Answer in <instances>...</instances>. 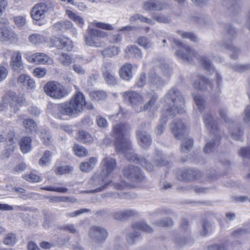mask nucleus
<instances>
[{
    "label": "nucleus",
    "mask_w": 250,
    "mask_h": 250,
    "mask_svg": "<svg viewBox=\"0 0 250 250\" xmlns=\"http://www.w3.org/2000/svg\"><path fill=\"white\" fill-rule=\"evenodd\" d=\"M130 129L129 125L126 123L117 124L113 126L111 135L115 140L117 151L124 153L127 160L140 165L148 171H152L154 167L144 157L134 154L131 141L125 137L126 132Z\"/></svg>",
    "instance_id": "f257e3e1"
},
{
    "label": "nucleus",
    "mask_w": 250,
    "mask_h": 250,
    "mask_svg": "<svg viewBox=\"0 0 250 250\" xmlns=\"http://www.w3.org/2000/svg\"><path fill=\"white\" fill-rule=\"evenodd\" d=\"M86 104L83 94L81 92H77L69 102L54 105L53 114L59 119H61L62 115L72 116L81 112Z\"/></svg>",
    "instance_id": "f03ea898"
},
{
    "label": "nucleus",
    "mask_w": 250,
    "mask_h": 250,
    "mask_svg": "<svg viewBox=\"0 0 250 250\" xmlns=\"http://www.w3.org/2000/svg\"><path fill=\"white\" fill-rule=\"evenodd\" d=\"M165 104L163 116L173 117L177 114L184 112L185 100L180 91L175 87H172L162 100Z\"/></svg>",
    "instance_id": "7ed1b4c3"
},
{
    "label": "nucleus",
    "mask_w": 250,
    "mask_h": 250,
    "mask_svg": "<svg viewBox=\"0 0 250 250\" xmlns=\"http://www.w3.org/2000/svg\"><path fill=\"white\" fill-rule=\"evenodd\" d=\"M203 119L206 127L209 130L211 133L214 134L213 141L207 143L204 148V152L208 154L214 151L219 146L221 135L216 122L210 114H205L203 116Z\"/></svg>",
    "instance_id": "20e7f679"
},
{
    "label": "nucleus",
    "mask_w": 250,
    "mask_h": 250,
    "mask_svg": "<svg viewBox=\"0 0 250 250\" xmlns=\"http://www.w3.org/2000/svg\"><path fill=\"white\" fill-rule=\"evenodd\" d=\"M112 182V179L101 172L95 174L88 182V186L91 189L85 192L87 193L100 192L105 189Z\"/></svg>",
    "instance_id": "39448f33"
},
{
    "label": "nucleus",
    "mask_w": 250,
    "mask_h": 250,
    "mask_svg": "<svg viewBox=\"0 0 250 250\" xmlns=\"http://www.w3.org/2000/svg\"><path fill=\"white\" fill-rule=\"evenodd\" d=\"M226 34L224 35V41L220 45V47L232 52L230 58L233 60L237 59L240 53V49L232 44V41L236 35V31L231 25L228 24L225 27Z\"/></svg>",
    "instance_id": "423d86ee"
},
{
    "label": "nucleus",
    "mask_w": 250,
    "mask_h": 250,
    "mask_svg": "<svg viewBox=\"0 0 250 250\" xmlns=\"http://www.w3.org/2000/svg\"><path fill=\"white\" fill-rule=\"evenodd\" d=\"M25 99L23 97H20L13 92L8 91L5 94L2 98V101L0 102V111H4L8 104L13 108V111L16 113L19 110V106L24 103Z\"/></svg>",
    "instance_id": "0eeeda50"
},
{
    "label": "nucleus",
    "mask_w": 250,
    "mask_h": 250,
    "mask_svg": "<svg viewBox=\"0 0 250 250\" xmlns=\"http://www.w3.org/2000/svg\"><path fill=\"white\" fill-rule=\"evenodd\" d=\"M173 42L180 47L175 53V55L182 60L190 62L193 58L198 57L197 52L188 45L181 42L180 40L173 39Z\"/></svg>",
    "instance_id": "6e6552de"
},
{
    "label": "nucleus",
    "mask_w": 250,
    "mask_h": 250,
    "mask_svg": "<svg viewBox=\"0 0 250 250\" xmlns=\"http://www.w3.org/2000/svg\"><path fill=\"white\" fill-rule=\"evenodd\" d=\"M133 231L129 232L126 236V241L130 245L134 244L141 237V234L137 230L146 232L151 233L153 231L152 229L144 222H137L132 224L131 226Z\"/></svg>",
    "instance_id": "1a4fd4ad"
},
{
    "label": "nucleus",
    "mask_w": 250,
    "mask_h": 250,
    "mask_svg": "<svg viewBox=\"0 0 250 250\" xmlns=\"http://www.w3.org/2000/svg\"><path fill=\"white\" fill-rule=\"evenodd\" d=\"M44 90L48 96L53 99H60L67 94L64 86L55 81L47 83L44 86Z\"/></svg>",
    "instance_id": "9d476101"
},
{
    "label": "nucleus",
    "mask_w": 250,
    "mask_h": 250,
    "mask_svg": "<svg viewBox=\"0 0 250 250\" xmlns=\"http://www.w3.org/2000/svg\"><path fill=\"white\" fill-rule=\"evenodd\" d=\"M123 97L128 104L137 112L142 111V107L141 105L143 103L144 99L140 93L133 90H128L123 93Z\"/></svg>",
    "instance_id": "9b49d317"
},
{
    "label": "nucleus",
    "mask_w": 250,
    "mask_h": 250,
    "mask_svg": "<svg viewBox=\"0 0 250 250\" xmlns=\"http://www.w3.org/2000/svg\"><path fill=\"white\" fill-rule=\"evenodd\" d=\"M88 35L84 37L86 45L90 46L100 47L102 46V42L99 39L103 38L107 36L106 33L100 30L88 28L87 29Z\"/></svg>",
    "instance_id": "f8f14e48"
},
{
    "label": "nucleus",
    "mask_w": 250,
    "mask_h": 250,
    "mask_svg": "<svg viewBox=\"0 0 250 250\" xmlns=\"http://www.w3.org/2000/svg\"><path fill=\"white\" fill-rule=\"evenodd\" d=\"M53 7V4L50 2L37 3L30 11L31 17L34 20H40L44 18L45 13L52 10Z\"/></svg>",
    "instance_id": "ddd939ff"
},
{
    "label": "nucleus",
    "mask_w": 250,
    "mask_h": 250,
    "mask_svg": "<svg viewBox=\"0 0 250 250\" xmlns=\"http://www.w3.org/2000/svg\"><path fill=\"white\" fill-rule=\"evenodd\" d=\"M125 177L133 182H138L144 179L141 169L133 165H128L124 167L123 170Z\"/></svg>",
    "instance_id": "4468645a"
},
{
    "label": "nucleus",
    "mask_w": 250,
    "mask_h": 250,
    "mask_svg": "<svg viewBox=\"0 0 250 250\" xmlns=\"http://www.w3.org/2000/svg\"><path fill=\"white\" fill-rule=\"evenodd\" d=\"M89 236L92 241L97 243H102L107 238L108 232L103 227L93 226L89 229Z\"/></svg>",
    "instance_id": "2eb2a0df"
},
{
    "label": "nucleus",
    "mask_w": 250,
    "mask_h": 250,
    "mask_svg": "<svg viewBox=\"0 0 250 250\" xmlns=\"http://www.w3.org/2000/svg\"><path fill=\"white\" fill-rule=\"evenodd\" d=\"M171 132L174 137L178 139H183L188 134L186 125L181 120H175L170 125Z\"/></svg>",
    "instance_id": "dca6fc26"
},
{
    "label": "nucleus",
    "mask_w": 250,
    "mask_h": 250,
    "mask_svg": "<svg viewBox=\"0 0 250 250\" xmlns=\"http://www.w3.org/2000/svg\"><path fill=\"white\" fill-rule=\"evenodd\" d=\"M101 171L100 172L107 177H110V175L117 168V162L115 158L107 155L103 159L101 163Z\"/></svg>",
    "instance_id": "f3484780"
},
{
    "label": "nucleus",
    "mask_w": 250,
    "mask_h": 250,
    "mask_svg": "<svg viewBox=\"0 0 250 250\" xmlns=\"http://www.w3.org/2000/svg\"><path fill=\"white\" fill-rule=\"evenodd\" d=\"M146 126L147 128L149 125L146 123L142 124L141 125V129L137 130L136 133L139 145L144 148H147L151 145L152 142L150 135L142 130L144 128H146Z\"/></svg>",
    "instance_id": "a211bd4d"
},
{
    "label": "nucleus",
    "mask_w": 250,
    "mask_h": 250,
    "mask_svg": "<svg viewBox=\"0 0 250 250\" xmlns=\"http://www.w3.org/2000/svg\"><path fill=\"white\" fill-rule=\"evenodd\" d=\"M202 173L198 170L194 169H185L178 175L180 180L185 181H192L200 180Z\"/></svg>",
    "instance_id": "6ab92c4d"
},
{
    "label": "nucleus",
    "mask_w": 250,
    "mask_h": 250,
    "mask_svg": "<svg viewBox=\"0 0 250 250\" xmlns=\"http://www.w3.org/2000/svg\"><path fill=\"white\" fill-rule=\"evenodd\" d=\"M26 59L29 62L37 64H50L53 62V60L51 58L42 53H36L28 55L27 56Z\"/></svg>",
    "instance_id": "aec40b11"
},
{
    "label": "nucleus",
    "mask_w": 250,
    "mask_h": 250,
    "mask_svg": "<svg viewBox=\"0 0 250 250\" xmlns=\"http://www.w3.org/2000/svg\"><path fill=\"white\" fill-rule=\"evenodd\" d=\"M10 64L11 68L18 73L23 69L24 64L22 61L21 54L19 51L13 52L11 55Z\"/></svg>",
    "instance_id": "412c9836"
},
{
    "label": "nucleus",
    "mask_w": 250,
    "mask_h": 250,
    "mask_svg": "<svg viewBox=\"0 0 250 250\" xmlns=\"http://www.w3.org/2000/svg\"><path fill=\"white\" fill-rule=\"evenodd\" d=\"M124 51V57L127 59L134 58L136 59L140 60L143 57V54L141 49L134 45H130L126 46Z\"/></svg>",
    "instance_id": "4be33fe9"
},
{
    "label": "nucleus",
    "mask_w": 250,
    "mask_h": 250,
    "mask_svg": "<svg viewBox=\"0 0 250 250\" xmlns=\"http://www.w3.org/2000/svg\"><path fill=\"white\" fill-rule=\"evenodd\" d=\"M81 61H84L85 63H87L91 61V60H84L83 57L76 56L75 58L74 62H76L72 66L73 70L80 75H84L86 73L85 68L80 63Z\"/></svg>",
    "instance_id": "5701e85b"
},
{
    "label": "nucleus",
    "mask_w": 250,
    "mask_h": 250,
    "mask_svg": "<svg viewBox=\"0 0 250 250\" xmlns=\"http://www.w3.org/2000/svg\"><path fill=\"white\" fill-rule=\"evenodd\" d=\"M53 44L58 49L67 51L71 50L73 47L71 41L68 38H56Z\"/></svg>",
    "instance_id": "b1692460"
},
{
    "label": "nucleus",
    "mask_w": 250,
    "mask_h": 250,
    "mask_svg": "<svg viewBox=\"0 0 250 250\" xmlns=\"http://www.w3.org/2000/svg\"><path fill=\"white\" fill-rule=\"evenodd\" d=\"M17 82L18 83L27 86L28 89H33L36 87L35 81L25 74H21L18 78Z\"/></svg>",
    "instance_id": "393cba45"
},
{
    "label": "nucleus",
    "mask_w": 250,
    "mask_h": 250,
    "mask_svg": "<svg viewBox=\"0 0 250 250\" xmlns=\"http://www.w3.org/2000/svg\"><path fill=\"white\" fill-rule=\"evenodd\" d=\"M1 38L4 41L11 43H16L19 40L18 35L11 29L5 28L1 32Z\"/></svg>",
    "instance_id": "a878e982"
},
{
    "label": "nucleus",
    "mask_w": 250,
    "mask_h": 250,
    "mask_svg": "<svg viewBox=\"0 0 250 250\" xmlns=\"http://www.w3.org/2000/svg\"><path fill=\"white\" fill-rule=\"evenodd\" d=\"M132 66L130 63H125L120 69L121 78L125 81L130 80L132 77Z\"/></svg>",
    "instance_id": "bb28decb"
},
{
    "label": "nucleus",
    "mask_w": 250,
    "mask_h": 250,
    "mask_svg": "<svg viewBox=\"0 0 250 250\" xmlns=\"http://www.w3.org/2000/svg\"><path fill=\"white\" fill-rule=\"evenodd\" d=\"M193 86L195 89L204 91L207 88L210 86V83L208 80L204 76H199L197 80L194 82Z\"/></svg>",
    "instance_id": "cd10ccee"
},
{
    "label": "nucleus",
    "mask_w": 250,
    "mask_h": 250,
    "mask_svg": "<svg viewBox=\"0 0 250 250\" xmlns=\"http://www.w3.org/2000/svg\"><path fill=\"white\" fill-rule=\"evenodd\" d=\"M163 6V4L157 0H149L144 3V9L145 10L159 11L162 10Z\"/></svg>",
    "instance_id": "c85d7f7f"
},
{
    "label": "nucleus",
    "mask_w": 250,
    "mask_h": 250,
    "mask_svg": "<svg viewBox=\"0 0 250 250\" xmlns=\"http://www.w3.org/2000/svg\"><path fill=\"white\" fill-rule=\"evenodd\" d=\"M120 51L119 47L111 45L105 48L101 51V53L104 58H112L118 55Z\"/></svg>",
    "instance_id": "c756f323"
},
{
    "label": "nucleus",
    "mask_w": 250,
    "mask_h": 250,
    "mask_svg": "<svg viewBox=\"0 0 250 250\" xmlns=\"http://www.w3.org/2000/svg\"><path fill=\"white\" fill-rule=\"evenodd\" d=\"M171 240L175 245L179 247H183L192 242V240L189 238H186L176 234L172 235Z\"/></svg>",
    "instance_id": "7c9ffc66"
},
{
    "label": "nucleus",
    "mask_w": 250,
    "mask_h": 250,
    "mask_svg": "<svg viewBox=\"0 0 250 250\" xmlns=\"http://www.w3.org/2000/svg\"><path fill=\"white\" fill-rule=\"evenodd\" d=\"M97 162V159L96 157H92L89 159L88 161L81 163L80 166V169L83 171L88 172L94 168Z\"/></svg>",
    "instance_id": "2f4dec72"
},
{
    "label": "nucleus",
    "mask_w": 250,
    "mask_h": 250,
    "mask_svg": "<svg viewBox=\"0 0 250 250\" xmlns=\"http://www.w3.org/2000/svg\"><path fill=\"white\" fill-rule=\"evenodd\" d=\"M136 213V211L135 210L126 209L115 212L113 214V217L115 219L122 220L133 216L135 215Z\"/></svg>",
    "instance_id": "473e14b6"
},
{
    "label": "nucleus",
    "mask_w": 250,
    "mask_h": 250,
    "mask_svg": "<svg viewBox=\"0 0 250 250\" xmlns=\"http://www.w3.org/2000/svg\"><path fill=\"white\" fill-rule=\"evenodd\" d=\"M14 209L16 210H21L24 211H28L31 210V208L25 205L16 206L14 207L12 206L6 204L0 203V210L3 211L13 210Z\"/></svg>",
    "instance_id": "72a5a7b5"
},
{
    "label": "nucleus",
    "mask_w": 250,
    "mask_h": 250,
    "mask_svg": "<svg viewBox=\"0 0 250 250\" xmlns=\"http://www.w3.org/2000/svg\"><path fill=\"white\" fill-rule=\"evenodd\" d=\"M31 139L30 137H24L21 138L20 142V146L21 151L23 153L29 152L32 148Z\"/></svg>",
    "instance_id": "f704fd0d"
},
{
    "label": "nucleus",
    "mask_w": 250,
    "mask_h": 250,
    "mask_svg": "<svg viewBox=\"0 0 250 250\" xmlns=\"http://www.w3.org/2000/svg\"><path fill=\"white\" fill-rule=\"evenodd\" d=\"M73 27V23L70 21H62L57 22L53 25L55 30L64 32L70 29Z\"/></svg>",
    "instance_id": "c9c22d12"
},
{
    "label": "nucleus",
    "mask_w": 250,
    "mask_h": 250,
    "mask_svg": "<svg viewBox=\"0 0 250 250\" xmlns=\"http://www.w3.org/2000/svg\"><path fill=\"white\" fill-rule=\"evenodd\" d=\"M150 83L156 86L157 87H160L165 84V82L155 73H151L148 78Z\"/></svg>",
    "instance_id": "e433bc0d"
},
{
    "label": "nucleus",
    "mask_w": 250,
    "mask_h": 250,
    "mask_svg": "<svg viewBox=\"0 0 250 250\" xmlns=\"http://www.w3.org/2000/svg\"><path fill=\"white\" fill-rule=\"evenodd\" d=\"M58 60L62 65L65 66H69L73 62V59L71 56L65 53L60 54Z\"/></svg>",
    "instance_id": "4c0bfd02"
},
{
    "label": "nucleus",
    "mask_w": 250,
    "mask_h": 250,
    "mask_svg": "<svg viewBox=\"0 0 250 250\" xmlns=\"http://www.w3.org/2000/svg\"><path fill=\"white\" fill-rule=\"evenodd\" d=\"M29 41L32 44L38 45L45 42V38L40 34H33L29 36Z\"/></svg>",
    "instance_id": "58836bf2"
},
{
    "label": "nucleus",
    "mask_w": 250,
    "mask_h": 250,
    "mask_svg": "<svg viewBox=\"0 0 250 250\" xmlns=\"http://www.w3.org/2000/svg\"><path fill=\"white\" fill-rule=\"evenodd\" d=\"M78 139L79 141L84 144L90 143L93 141V138L91 135L84 130H80L79 131Z\"/></svg>",
    "instance_id": "ea45409f"
},
{
    "label": "nucleus",
    "mask_w": 250,
    "mask_h": 250,
    "mask_svg": "<svg viewBox=\"0 0 250 250\" xmlns=\"http://www.w3.org/2000/svg\"><path fill=\"white\" fill-rule=\"evenodd\" d=\"M239 1V0H223V4L233 12L240 8Z\"/></svg>",
    "instance_id": "a19ab883"
},
{
    "label": "nucleus",
    "mask_w": 250,
    "mask_h": 250,
    "mask_svg": "<svg viewBox=\"0 0 250 250\" xmlns=\"http://www.w3.org/2000/svg\"><path fill=\"white\" fill-rule=\"evenodd\" d=\"M66 14L68 17L80 26L82 27L84 24L83 19L80 16L76 15L75 13L70 10H67Z\"/></svg>",
    "instance_id": "79ce46f5"
},
{
    "label": "nucleus",
    "mask_w": 250,
    "mask_h": 250,
    "mask_svg": "<svg viewBox=\"0 0 250 250\" xmlns=\"http://www.w3.org/2000/svg\"><path fill=\"white\" fill-rule=\"evenodd\" d=\"M193 141L191 139H184L181 145V151L184 153L189 151L192 148Z\"/></svg>",
    "instance_id": "37998d69"
},
{
    "label": "nucleus",
    "mask_w": 250,
    "mask_h": 250,
    "mask_svg": "<svg viewBox=\"0 0 250 250\" xmlns=\"http://www.w3.org/2000/svg\"><path fill=\"white\" fill-rule=\"evenodd\" d=\"M172 118L166 116H164L163 113H162V117L160 119V124L157 125L155 130L156 133L157 135H159L162 133L165 128V125L166 124L167 119Z\"/></svg>",
    "instance_id": "c03bdc74"
},
{
    "label": "nucleus",
    "mask_w": 250,
    "mask_h": 250,
    "mask_svg": "<svg viewBox=\"0 0 250 250\" xmlns=\"http://www.w3.org/2000/svg\"><path fill=\"white\" fill-rule=\"evenodd\" d=\"M90 98L93 100L99 101L104 100L106 98V93L101 90L92 91L89 93Z\"/></svg>",
    "instance_id": "a18cd8bd"
},
{
    "label": "nucleus",
    "mask_w": 250,
    "mask_h": 250,
    "mask_svg": "<svg viewBox=\"0 0 250 250\" xmlns=\"http://www.w3.org/2000/svg\"><path fill=\"white\" fill-rule=\"evenodd\" d=\"M22 124L27 132H31L35 129L36 124L32 119H26L23 120Z\"/></svg>",
    "instance_id": "49530a36"
},
{
    "label": "nucleus",
    "mask_w": 250,
    "mask_h": 250,
    "mask_svg": "<svg viewBox=\"0 0 250 250\" xmlns=\"http://www.w3.org/2000/svg\"><path fill=\"white\" fill-rule=\"evenodd\" d=\"M153 19L159 23H168L171 21L169 16H165L161 14H154Z\"/></svg>",
    "instance_id": "de8ad7c7"
},
{
    "label": "nucleus",
    "mask_w": 250,
    "mask_h": 250,
    "mask_svg": "<svg viewBox=\"0 0 250 250\" xmlns=\"http://www.w3.org/2000/svg\"><path fill=\"white\" fill-rule=\"evenodd\" d=\"M201 60L203 67L207 71L209 72V73L214 71V67L207 57H202L201 59Z\"/></svg>",
    "instance_id": "09e8293b"
},
{
    "label": "nucleus",
    "mask_w": 250,
    "mask_h": 250,
    "mask_svg": "<svg viewBox=\"0 0 250 250\" xmlns=\"http://www.w3.org/2000/svg\"><path fill=\"white\" fill-rule=\"evenodd\" d=\"M178 33L182 37V38L189 39L191 41L193 42H198L197 37L192 33L179 31Z\"/></svg>",
    "instance_id": "8fccbe9b"
},
{
    "label": "nucleus",
    "mask_w": 250,
    "mask_h": 250,
    "mask_svg": "<svg viewBox=\"0 0 250 250\" xmlns=\"http://www.w3.org/2000/svg\"><path fill=\"white\" fill-rule=\"evenodd\" d=\"M196 105L200 112H202L205 108V100L200 95H195L193 97Z\"/></svg>",
    "instance_id": "3c124183"
},
{
    "label": "nucleus",
    "mask_w": 250,
    "mask_h": 250,
    "mask_svg": "<svg viewBox=\"0 0 250 250\" xmlns=\"http://www.w3.org/2000/svg\"><path fill=\"white\" fill-rule=\"evenodd\" d=\"M158 96L156 94H153L149 101L144 105L142 108V111H146L151 109L155 105Z\"/></svg>",
    "instance_id": "603ef678"
},
{
    "label": "nucleus",
    "mask_w": 250,
    "mask_h": 250,
    "mask_svg": "<svg viewBox=\"0 0 250 250\" xmlns=\"http://www.w3.org/2000/svg\"><path fill=\"white\" fill-rule=\"evenodd\" d=\"M137 43L145 49H149L152 46V42L144 37H141L138 38Z\"/></svg>",
    "instance_id": "864d4df0"
},
{
    "label": "nucleus",
    "mask_w": 250,
    "mask_h": 250,
    "mask_svg": "<svg viewBox=\"0 0 250 250\" xmlns=\"http://www.w3.org/2000/svg\"><path fill=\"white\" fill-rule=\"evenodd\" d=\"M172 220L169 218H165L162 220L156 221L154 224L158 227H167L172 226Z\"/></svg>",
    "instance_id": "5fc2aeb1"
},
{
    "label": "nucleus",
    "mask_w": 250,
    "mask_h": 250,
    "mask_svg": "<svg viewBox=\"0 0 250 250\" xmlns=\"http://www.w3.org/2000/svg\"><path fill=\"white\" fill-rule=\"evenodd\" d=\"M73 150L76 155L79 157H84L87 154V151L84 147L77 144L74 146Z\"/></svg>",
    "instance_id": "6e6d98bb"
},
{
    "label": "nucleus",
    "mask_w": 250,
    "mask_h": 250,
    "mask_svg": "<svg viewBox=\"0 0 250 250\" xmlns=\"http://www.w3.org/2000/svg\"><path fill=\"white\" fill-rule=\"evenodd\" d=\"M51 157V152L49 151L46 150L43 154V156L40 160V164L42 166H46L50 162Z\"/></svg>",
    "instance_id": "4d7b16f0"
},
{
    "label": "nucleus",
    "mask_w": 250,
    "mask_h": 250,
    "mask_svg": "<svg viewBox=\"0 0 250 250\" xmlns=\"http://www.w3.org/2000/svg\"><path fill=\"white\" fill-rule=\"evenodd\" d=\"M42 189L54 191L62 193H66L68 191V189L64 187H44L41 188Z\"/></svg>",
    "instance_id": "13d9d810"
},
{
    "label": "nucleus",
    "mask_w": 250,
    "mask_h": 250,
    "mask_svg": "<svg viewBox=\"0 0 250 250\" xmlns=\"http://www.w3.org/2000/svg\"><path fill=\"white\" fill-rule=\"evenodd\" d=\"M154 161L157 166L160 167L164 166L167 164V162L164 160L162 157L161 152L160 151L156 152Z\"/></svg>",
    "instance_id": "bf43d9fd"
},
{
    "label": "nucleus",
    "mask_w": 250,
    "mask_h": 250,
    "mask_svg": "<svg viewBox=\"0 0 250 250\" xmlns=\"http://www.w3.org/2000/svg\"><path fill=\"white\" fill-rule=\"evenodd\" d=\"M16 242L15 234L13 233H8L6 235L4 239V243L7 245H13Z\"/></svg>",
    "instance_id": "052dcab7"
},
{
    "label": "nucleus",
    "mask_w": 250,
    "mask_h": 250,
    "mask_svg": "<svg viewBox=\"0 0 250 250\" xmlns=\"http://www.w3.org/2000/svg\"><path fill=\"white\" fill-rule=\"evenodd\" d=\"M107 83L110 85L117 84V79L112 73L103 75Z\"/></svg>",
    "instance_id": "680f3d73"
},
{
    "label": "nucleus",
    "mask_w": 250,
    "mask_h": 250,
    "mask_svg": "<svg viewBox=\"0 0 250 250\" xmlns=\"http://www.w3.org/2000/svg\"><path fill=\"white\" fill-rule=\"evenodd\" d=\"M113 68L112 63L110 62H104L103 63L102 67V72L103 75H105L110 73H112Z\"/></svg>",
    "instance_id": "e2e57ef3"
},
{
    "label": "nucleus",
    "mask_w": 250,
    "mask_h": 250,
    "mask_svg": "<svg viewBox=\"0 0 250 250\" xmlns=\"http://www.w3.org/2000/svg\"><path fill=\"white\" fill-rule=\"evenodd\" d=\"M232 68L235 71L242 72L250 69V63L245 64H234Z\"/></svg>",
    "instance_id": "0e129e2a"
},
{
    "label": "nucleus",
    "mask_w": 250,
    "mask_h": 250,
    "mask_svg": "<svg viewBox=\"0 0 250 250\" xmlns=\"http://www.w3.org/2000/svg\"><path fill=\"white\" fill-rule=\"evenodd\" d=\"M248 232V230L245 228H241L234 230L231 233L230 237L239 238Z\"/></svg>",
    "instance_id": "69168bd1"
},
{
    "label": "nucleus",
    "mask_w": 250,
    "mask_h": 250,
    "mask_svg": "<svg viewBox=\"0 0 250 250\" xmlns=\"http://www.w3.org/2000/svg\"><path fill=\"white\" fill-rule=\"evenodd\" d=\"M23 178L26 181L31 182H39L41 181V178L40 176L33 173L24 175L23 176Z\"/></svg>",
    "instance_id": "338daca9"
},
{
    "label": "nucleus",
    "mask_w": 250,
    "mask_h": 250,
    "mask_svg": "<svg viewBox=\"0 0 250 250\" xmlns=\"http://www.w3.org/2000/svg\"><path fill=\"white\" fill-rule=\"evenodd\" d=\"M227 245L225 243L211 245L208 247V250H227Z\"/></svg>",
    "instance_id": "774afa93"
}]
</instances>
